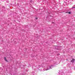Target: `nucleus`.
<instances>
[{"mask_svg":"<svg viewBox=\"0 0 75 75\" xmlns=\"http://www.w3.org/2000/svg\"><path fill=\"white\" fill-rule=\"evenodd\" d=\"M74 61H75V59H72L71 61V62H72L73 63H74Z\"/></svg>","mask_w":75,"mask_h":75,"instance_id":"2","label":"nucleus"},{"mask_svg":"<svg viewBox=\"0 0 75 75\" xmlns=\"http://www.w3.org/2000/svg\"><path fill=\"white\" fill-rule=\"evenodd\" d=\"M39 70H40V69H39Z\"/></svg>","mask_w":75,"mask_h":75,"instance_id":"10","label":"nucleus"},{"mask_svg":"<svg viewBox=\"0 0 75 75\" xmlns=\"http://www.w3.org/2000/svg\"><path fill=\"white\" fill-rule=\"evenodd\" d=\"M68 13V12H66V13Z\"/></svg>","mask_w":75,"mask_h":75,"instance_id":"8","label":"nucleus"},{"mask_svg":"<svg viewBox=\"0 0 75 75\" xmlns=\"http://www.w3.org/2000/svg\"><path fill=\"white\" fill-rule=\"evenodd\" d=\"M71 12H69V14H71Z\"/></svg>","mask_w":75,"mask_h":75,"instance_id":"5","label":"nucleus"},{"mask_svg":"<svg viewBox=\"0 0 75 75\" xmlns=\"http://www.w3.org/2000/svg\"><path fill=\"white\" fill-rule=\"evenodd\" d=\"M52 23H54V22H52Z\"/></svg>","mask_w":75,"mask_h":75,"instance_id":"9","label":"nucleus"},{"mask_svg":"<svg viewBox=\"0 0 75 75\" xmlns=\"http://www.w3.org/2000/svg\"><path fill=\"white\" fill-rule=\"evenodd\" d=\"M35 19H36V20H38V18H35Z\"/></svg>","mask_w":75,"mask_h":75,"instance_id":"6","label":"nucleus"},{"mask_svg":"<svg viewBox=\"0 0 75 75\" xmlns=\"http://www.w3.org/2000/svg\"><path fill=\"white\" fill-rule=\"evenodd\" d=\"M4 59L5 60L6 62H8V61H7V60L6 59V57H4Z\"/></svg>","mask_w":75,"mask_h":75,"instance_id":"3","label":"nucleus"},{"mask_svg":"<svg viewBox=\"0 0 75 75\" xmlns=\"http://www.w3.org/2000/svg\"><path fill=\"white\" fill-rule=\"evenodd\" d=\"M53 68V67L52 65H51L50 66L48 67L47 68V69H45L47 71V70H48V69H52V68Z\"/></svg>","mask_w":75,"mask_h":75,"instance_id":"1","label":"nucleus"},{"mask_svg":"<svg viewBox=\"0 0 75 75\" xmlns=\"http://www.w3.org/2000/svg\"><path fill=\"white\" fill-rule=\"evenodd\" d=\"M75 8V6L73 7H72V8Z\"/></svg>","mask_w":75,"mask_h":75,"instance_id":"4","label":"nucleus"},{"mask_svg":"<svg viewBox=\"0 0 75 75\" xmlns=\"http://www.w3.org/2000/svg\"><path fill=\"white\" fill-rule=\"evenodd\" d=\"M68 59H67V61H68Z\"/></svg>","mask_w":75,"mask_h":75,"instance_id":"7","label":"nucleus"}]
</instances>
